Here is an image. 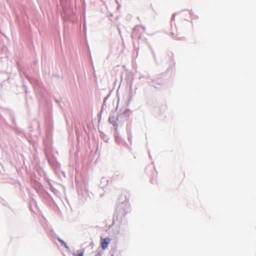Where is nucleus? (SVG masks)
I'll return each instance as SVG.
<instances>
[{"mask_svg": "<svg viewBox=\"0 0 256 256\" xmlns=\"http://www.w3.org/2000/svg\"><path fill=\"white\" fill-rule=\"evenodd\" d=\"M110 238H101L100 244H101L102 248L104 250L107 248L108 245L110 243Z\"/></svg>", "mask_w": 256, "mask_h": 256, "instance_id": "f257e3e1", "label": "nucleus"}, {"mask_svg": "<svg viewBox=\"0 0 256 256\" xmlns=\"http://www.w3.org/2000/svg\"><path fill=\"white\" fill-rule=\"evenodd\" d=\"M58 240L62 245H63L66 248H68V246H67L66 243L63 240L60 238H58Z\"/></svg>", "mask_w": 256, "mask_h": 256, "instance_id": "f03ea898", "label": "nucleus"}, {"mask_svg": "<svg viewBox=\"0 0 256 256\" xmlns=\"http://www.w3.org/2000/svg\"><path fill=\"white\" fill-rule=\"evenodd\" d=\"M84 250H82L80 251L78 254H73V256H84Z\"/></svg>", "mask_w": 256, "mask_h": 256, "instance_id": "7ed1b4c3", "label": "nucleus"}, {"mask_svg": "<svg viewBox=\"0 0 256 256\" xmlns=\"http://www.w3.org/2000/svg\"><path fill=\"white\" fill-rule=\"evenodd\" d=\"M102 254L100 252L98 253L96 256H102Z\"/></svg>", "mask_w": 256, "mask_h": 256, "instance_id": "20e7f679", "label": "nucleus"}]
</instances>
